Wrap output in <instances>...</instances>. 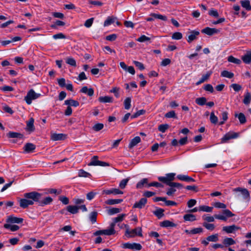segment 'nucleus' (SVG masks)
Segmentation results:
<instances>
[{"instance_id": "51", "label": "nucleus", "mask_w": 251, "mask_h": 251, "mask_svg": "<svg viewBox=\"0 0 251 251\" xmlns=\"http://www.w3.org/2000/svg\"><path fill=\"white\" fill-rule=\"evenodd\" d=\"M169 127V126L168 124H161L158 126V129L159 131L164 133Z\"/></svg>"}, {"instance_id": "50", "label": "nucleus", "mask_w": 251, "mask_h": 251, "mask_svg": "<svg viewBox=\"0 0 251 251\" xmlns=\"http://www.w3.org/2000/svg\"><path fill=\"white\" fill-rule=\"evenodd\" d=\"M104 127V125L102 123H97L94 125L92 127L93 130L95 131H99L101 130Z\"/></svg>"}, {"instance_id": "57", "label": "nucleus", "mask_w": 251, "mask_h": 251, "mask_svg": "<svg viewBox=\"0 0 251 251\" xmlns=\"http://www.w3.org/2000/svg\"><path fill=\"white\" fill-rule=\"evenodd\" d=\"M165 117L167 118H176V113L175 111H171L166 113L165 115Z\"/></svg>"}, {"instance_id": "15", "label": "nucleus", "mask_w": 251, "mask_h": 251, "mask_svg": "<svg viewBox=\"0 0 251 251\" xmlns=\"http://www.w3.org/2000/svg\"><path fill=\"white\" fill-rule=\"evenodd\" d=\"M176 177L179 180L187 182H195L196 181L193 178L187 175L180 174L178 175Z\"/></svg>"}, {"instance_id": "7", "label": "nucleus", "mask_w": 251, "mask_h": 251, "mask_svg": "<svg viewBox=\"0 0 251 251\" xmlns=\"http://www.w3.org/2000/svg\"><path fill=\"white\" fill-rule=\"evenodd\" d=\"M233 191L234 192H239L242 195L244 200L249 201L250 200V194L249 191L246 188L241 187H237L234 188Z\"/></svg>"}, {"instance_id": "46", "label": "nucleus", "mask_w": 251, "mask_h": 251, "mask_svg": "<svg viewBox=\"0 0 251 251\" xmlns=\"http://www.w3.org/2000/svg\"><path fill=\"white\" fill-rule=\"evenodd\" d=\"M78 176L84 177H90L91 175L90 173L85 171L83 169H80L78 171Z\"/></svg>"}, {"instance_id": "53", "label": "nucleus", "mask_w": 251, "mask_h": 251, "mask_svg": "<svg viewBox=\"0 0 251 251\" xmlns=\"http://www.w3.org/2000/svg\"><path fill=\"white\" fill-rule=\"evenodd\" d=\"M203 226L205 227L207 229L212 231L215 228V226L213 224H209L206 222H204L202 224Z\"/></svg>"}, {"instance_id": "59", "label": "nucleus", "mask_w": 251, "mask_h": 251, "mask_svg": "<svg viewBox=\"0 0 251 251\" xmlns=\"http://www.w3.org/2000/svg\"><path fill=\"white\" fill-rule=\"evenodd\" d=\"M203 229L201 227L194 228L191 229V234H200L202 233Z\"/></svg>"}, {"instance_id": "42", "label": "nucleus", "mask_w": 251, "mask_h": 251, "mask_svg": "<svg viewBox=\"0 0 251 251\" xmlns=\"http://www.w3.org/2000/svg\"><path fill=\"white\" fill-rule=\"evenodd\" d=\"M97 215L98 212L97 211H93L90 214L89 219L92 224L97 222Z\"/></svg>"}, {"instance_id": "56", "label": "nucleus", "mask_w": 251, "mask_h": 251, "mask_svg": "<svg viewBox=\"0 0 251 251\" xmlns=\"http://www.w3.org/2000/svg\"><path fill=\"white\" fill-rule=\"evenodd\" d=\"M151 38L150 37H148L146 36L145 35H141L140 37L137 38L136 40L139 42H145L146 41H150Z\"/></svg>"}, {"instance_id": "35", "label": "nucleus", "mask_w": 251, "mask_h": 251, "mask_svg": "<svg viewBox=\"0 0 251 251\" xmlns=\"http://www.w3.org/2000/svg\"><path fill=\"white\" fill-rule=\"evenodd\" d=\"M116 18L113 17L109 16L104 21L103 26L104 27L108 26L115 22Z\"/></svg>"}, {"instance_id": "20", "label": "nucleus", "mask_w": 251, "mask_h": 251, "mask_svg": "<svg viewBox=\"0 0 251 251\" xmlns=\"http://www.w3.org/2000/svg\"><path fill=\"white\" fill-rule=\"evenodd\" d=\"M235 243V240L230 237H225L223 240V245H224V247L234 245Z\"/></svg>"}, {"instance_id": "52", "label": "nucleus", "mask_w": 251, "mask_h": 251, "mask_svg": "<svg viewBox=\"0 0 251 251\" xmlns=\"http://www.w3.org/2000/svg\"><path fill=\"white\" fill-rule=\"evenodd\" d=\"M66 62L67 64L71 66L76 67V63L75 59L72 57H68L66 59Z\"/></svg>"}, {"instance_id": "34", "label": "nucleus", "mask_w": 251, "mask_h": 251, "mask_svg": "<svg viewBox=\"0 0 251 251\" xmlns=\"http://www.w3.org/2000/svg\"><path fill=\"white\" fill-rule=\"evenodd\" d=\"M123 199H109L105 201V203L108 205H114L121 203Z\"/></svg>"}, {"instance_id": "43", "label": "nucleus", "mask_w": 251, "mask_h": 251, "mask_svg": "<svg viewBox=\"0 0 251 251\" xmlns=\"http://www.w3.org/2000/svg\"><path fill=\"white\" fill-rule=\"evenodd\" d=\"M212 207H210L207 205H201L199 208V211L206 212H212Z\"/></svg>"}, {"instance_id": "22", "label": "nucleus", "mask_w": 251, "mask_h": 251, "mask_svg": "<svg viewBox=\"0 0 251 251\" xmlns=\"http://www.w3.org/2000/svg\"><path fill=\"white\" fill-rule=\"evenodd\" d=\"M7 137L9 138L23 139L24 135L20 133L10 131L7 133Z\"/></svg>"}, {"instance_id": "44", "label": "nucleus", "mask_w": 251, "mask_h": 251, "mask_svg": "<svg viewBox=\"0 0 251 251\" xmlns=\"http://www.w3.org/2000/svg\"><path fill=\"white\" fill-rule=\"evenodd\" d=\"M206 102V99L205 97L198 98L196 100V103L201 106L205 105Z\"/></svg>"}, {"instance_id": "36", "label": "nucleus", "mask_w": 251, "mask_h": 251, "mask_svg": "<svg viewBox=\"0 0 251 251\" xmlns=\"http://www.w3.org/2000/svg\"><path fill=\"white\" fill-rule=\"evenodd\" d=\"M150 16L153 17L155 19H160L164 21H166L167 20V17L166 16L162 15L159 14L151 13L150 14Z\"/></svg>"}, {"instance_id": "54", "label": "nucleus", "mask_w": 251, "mask_h": 251, "mask_svg": "<svg viewBox=\"0 0 251 251\" xmlns=\"http://www.w3.org/2000/svg\"><path fill=\"white\" fill-rule=\"evenodd\" d=\"M222 119L223 120V121H221L219 123L220 125H223L225 121H226L228 119V112L226 111H224L222 113Z\"/></svg>"}, {"instance_id": "3", "label": "nucleus", "mask_w": 251, "mask_h": 251, "mask_svg": "<svg viewBox=\"0 0 251 251\" xmlns=\"http://www.w3.org/2000/svg\"><path fill=\"white\" fill-rule=\"evenodd\" d=\"M41 95L39 93H36L33 89L29 90L24 100L28 105H30L32 103V100H36L39 98Z\"/></svg>"}, {"instance_id": "6", "label": "nucleus", "mask_w": 251, "mask_h": 251, "mask_svg": "<svg viewBox=\"0 0 251 251\" xmlns=\"http://www.w3.org/2000/svg\"><path fill=\"white\" fill-rule=\"evenodd\" d=\"M98 156H93L91 158L90 162L88 163V166H100L103 167L109 166L108 163L98 160Z\"/></svg>"}, {"instance_id": "29", "label": "nucleus", "mask_w": 251, "mask_h": 251, "mask_svg": "<svg viewBox=\"0 0 251 251\" xmlns=\"http://www.w3.org/2000/svg\"><path fill=\"white\" fill-rule=\"evenodd\" d=\"M34 120L31 118L26 123V129L27 130L33 131L34 130Z\"/></svg>"}, {"instance_id": "11", "label": "nucleus", "mask_w": 251, "mask_h": 251, "mask_svg": "<svg viewBox=\"0 0 251 251\" xmlns=\"http://www.w3.org/2000/svg\"><path fill=\"white\" fill-rule=\"evenodd\" d=\"M238 134L236 132H233L232 133H227L226 134L224 137L221 139V142L222 143H226L228 140L231 139H234L238 137Z\"/></svg>"}, {"instance_id": "23", "label": "nucleus", "mask_w": 251, "mask_h": 251, "mask_svg": "<svg viewBox=\"0 0 251 251\" xmlns=\"http://www.w3.org/2000/svg\"><path fill=\"white\" fill-rule=\"evenodd\" d=\"M141 142V138L139 136H136L133 138L128 145V148L132 149Z\"/></svg>"}, {"instance_id": "5", "label": "nucleus", "mask_w": 251, "mask_h": 251, "mask_svg": "<svg viewBox=\"0 0 251 251\" xmlns=\"http://www.w3.org/2000/svg\"><path fill=\"white\" fill-rule=\"evenodd\" d=\"M223 215L215 214L214 215V217L217 219L226 221L227 218L232 217L234 216V214L228 209L223 210Z\"/></svg>"}, {"instance_id": "32", "label": "nucleus", "mask_w": 251, "mask_h": 251, "mask_svg": "<svg viewBox=\"0 0 251 251\" xmlns=\"http://www.w3.org/2000/svg\"><path fill=\"white\" fill-rule=\"evenodd\" d=\"M99 101L102 103H111L113 102V98L109 96L100 97Z\"/></svg>"}, {"instance_id": "10", "label": "nucleus", "mask_w": 251, "mask_h": 251, "mask_svg": "<svg viewBox=\"0 0 251 251\" xmlns=\"http://www.w3.org/2000/svg\"><path fill=\"white\" fill-rule=\"evenodd\" d=\"M220 31V30L218 29L210 28L209 27H206L201 30V32L202 33L206 34L209 36H212L214 34L218 33Z\"/></svg>"}, {"instance_id": "48", "label": "nucleus", "mask_w": 251, "mask_h": 251, "mask_svg": "<svg viewBox=\"0 0 251 251\" xmlns=\"http://www.w3.org/2000/svg\"><path fill=\"white\" fill-rule=\"evenodd\" d=\"M211 75V73H207L206 74L202 75V77L197 82H196V85H199L201 84V83L204 82L206 80H207Z\"/></svg>"}, {"instance_id": "1", "label": "nucleus", "mask_w": 251, "mask_h": 251, "mask_svg": "<svg viewBox=\"0 0 251 251\" xmlns=\"http://www.w3.org/2000/svg\"><path fill=\"white\" fill-rule=\"evenodd\" d=\"M24 197L19 201L20 206L23 209L27 208L34 203L43 207L50 204L53 201L50 197H44L42 193L36 191L25 193L24 194Z\"/></svg>"}, {"instance_id": "64", "label": "nucleus", "mask_w": 251, "mask_h": 251, "mask_svg": "<svg viewBox=\"0 0 251 251\" xmlns=\"http://www.w3.org/2000/svg\"><path fill=\"white\" fill-rule=\"evenodd\" d=\"M214 206L215 207L217 208L225 209L226 207V205L220 202H216L214 203Z\"/></svg>"}, {"instance_id": "37", "label": "nucleus", "mask_w": 251, "mask_h": 251, "mask_svg": "<svg viewBox=\"0 0 251 251\" xmlns=\"http://www.w3.org/2000/svg\"><path fill=\"white\" fill-rule=\"evenodd\" d=\"M183 219L185 221H195L196 220V216L192 214H187L184 215Z\"/></svg>"}, {"instance_id": "13", "label": "nucleus", "mask_w": 251, "mask_h": 251, "mask_svg": "<svg viewBox=\"0 0 251 251\" xmlns=\"http://www.w3.org/2000/svg\"><path fill=\"white\" fill-rule=\"evenodd\" d=\"M103 194L106 195L113 194L114 195L123 194V192L117 188H112L108 190H104L102 192Z\"/></svg>"}, {"instance_id": "8", "label": "nucleus", "mask_w": 251, "mask_h": 251, "mask_svg": "<svg viewBox=\"0 0 251 251\" xmlns=\"http://www.w3.org/2000/svg\"><path fill=\"white\" fill-rule=\"evenodd\" d=\"M123 248L125 249H128L133 250H137L139 251L142 249V246L139 243H126L123 244Z\"/></svg>"}, {"instance_id": "17", "label": "nucleus", "mask_w": 251, "mask_h": 251, "mask_svg": "<svg viewBox=\"0 0 251 251\" xmlns=\"http://www.w3.org/2000/svg\"><path fill=\"white\" fill-rule=\"evenodd\" d=\"M147 202V200L146 198H141L139 201L135 202L133 206V208H137L139 209L142 208Z\"/></svg>"}, {"instance_id": "27", "label": "nucleus", "mask_w": 251, "mask_h": 251, "mask_svg": "<svg viewBox=\"0 0 251 251\" xmlns=\"http://www.w3.org/2000/svg\"><path fill=\"white\" fill-rule=\"evenodd\" d=\"M243 61L246 64H250L251 62V51L247 52L246 54L242 57Z\"/></svg>"}, {"instance_id": "25", "label": "nucleus", "mask_w": 251, "mask_h": 251, "mask_svg": "<svg viewBox=\"0 0 251 251\" xmlns=\"http://www.w3.org/2000/svg\"><path fill=\"white\" fill-rule=\"evenodd\" d=\"M66 209L70 213L75 214L78 212L79 207L76 205H68Z\"/></svg>"}, {"instance_id": "38", "label": "nucleus", "mask_w": 251, "mask_h": 251, "mask_svg": "<svg viewBox=\"0 0 251 251\" xmlns=\"http://www.w3.org/2000/svg\"><path fill=\"white\" fill-rule=\"evenodd\" d=\"M227 61L229 62L233 63L237 65H239L241 63V61L239 59L235 58L232 55L229 56L228 57Z\"/></svg>"}, {"instance_id": "12", "label": "nucleus", "mask_w": 251, "mask_h": 251, "mask_svg": "<svg viewBox=\"0 0 251 251\" xmlns=\"http://www.w3.org/2000/svg\"><path fill=\"white\" fill-rule=\"evenodd\" d=\"M149 183L148 178H144L138 182L136 184V188L137 189H142L144 187L149 188L148 185Z\"/></svg>"}, {"instance_id": "63", "label": "nucleus", "mask_w": 251, "mask_h": 251, "mask_svg": "<svg viewBox=\"0 0 251 251\" xmlns=\"http://www.w3.org/2000/svg\"><path fill=\"white\" fill-rule=\"evenodd\" d=\"M94 19V18H91L87 20L84 23V26L87 28L90 27L93 24Z\"/></svg>"}, {"instance_id": "19", "label": "nucleus", "mask_w": 251, "mask_h": 251, "mask_svg": "<svg viewBox=\"0 0 251 251\" xmlns=\"http://www.w3.org/2000/svg\"><path fill=\"white\" fill-rule=\"evenodd\" d=\"M238 229H239V227L234 225L229 226H225L223 227V230L227 233H233Z\"/></svg>"}, {"instance_id": "62", "label": "nucleus", "mask_w": 251, "mask_h": 251, "mask_svg": "<svg viewBox=\"0 0 251 251\" xmlns=\"http://www.w3.org/2000/svg\"><path fill=\"white\" fill-rule=\"evenodd\" d=\"M65 25V23L61 21L57 20L54 25H52L51 27L52 28H56V26H63Z\"/></svg>"}, {"instance_id": "41", "label": "nucleus", "mask_w": 251, "mask_h": 251, "mask_svg": "<svg viewBox=\"0 0 251 251\" xmlns=\"http://www.w3.org/2000/svg\"><path fill=\"white\" fill-rule=\"evenodd\" d=\"M121 208L112 207L107 210V213L109 215H112L115 214L120 213L121 211Z\"/></svg>"}, {"instance_id": "26", "label": "nucleus", "mask_w": 251, "mask_h": 251, "mask_svg": "<svg viewBox=\"0 0 251 251\" xmlns=\"http://www.w3.org/2000/svg\"><path fill=\"white\" fill-rule=\"evenodd\" d=\"M251 101V93L248 91H246L244 95V98L243 100V103L246 105H249Z\"/></svg>"}, {"instance_id": "31", "label": "nucleus", "mask_w": 251, "mask_h": 251, "mask_svg": "<svg viewBox=\"0 0 251 251\" xmlns=\"http://www.w3.org/2000/svg\"><path fill=\"white\" fill-rule=\"evenodd\" d=\"M6 229H10L11 231H16L19 229V226L16 225H10L9 223L5 224L3 226Z\"/></svg>"}, {"instance_id": "14", "label": "nucleus", "mask_w": 251, "mask_h": 251, "mask_svg": "<svg viewBox=\"0 0 251 251\" xmlns=\"http://www.w3.org/2000/svg\"><path fill=\"white\" fill-rule=\"evenodd\" d=\"M200 34V32L198 30H192L190 32V34L188 36L187 41L188 43H191L197 39V36Z\"/></svg>"}, {"instance_id": "45", "label": "nucleus", "mask_w": 251, "mask_h": 251, "mask_svg": "<svg viewBox=\"0 0 251 251\" xmlns=\"http://www.w3.org/2000/svg\"><path fill=\"white\" fill-rule=\"evenodd\" d=\"M131 99L130 98H126L124 102V107L126 109L128 110L131 107Z\"/></svg>"}, {"instance_id": "28", "label": "nucleus", "mask_w": 251, "mask_h": 251, "mask_svg": "<svg viewBox=\"0 0 251 251\" xmlns=\"http://www.w3.org/2000/svg\"><path fill=\"white\" fill-rule=\"evenodd\" d=\"M234 116L238 119L241 124H244L247 121L245 115L242 113H235Z\"/></svg>"}, {"instance_id": "21", "label": "nucleus", "mask_w": 251, "mask_h": 251, "mask_svg": "<svg viewBox=\"0 0 251 251\" xmlns=\"http://www.w3.org/2000/svg\"><path fill=\"white\" fill-rule=\"evenodd\" d=\"M36 148V146L32 143H28L24 147L25 152L29 153L32 152Z\"/></svg>"}, {"instance_id": "39", "label": "nucleus", "mask_w": 251, "mask_h": 251, "mask_svg": "<svg viewBox=\"0 0 251 251\" xmlns=\"http://www.w3.org/2000/svg\"><path fill=\"white\" fill-rule=\"evenodd\" d=\"M221 75L228 78H231L234 76V74L232 72L225 70L222 72Z\"/></svg>"}, {"instance_id": "47", "label": "nucleus", "mask_w": 251, "mask_h": 251, "mask_svg": "<svg viewBox=\"0 0 251 251\" xmlns=\"http://www.w3.org/2000/svg\"><path fill=\"white\" fill-rule=\"evenodd\" d=\"M164 210L162 208H158L153 213L158 218L160 219L164 216Z\"/></svg>"}, {"instance_id": "33", "label": "nucleus", "mask_w": 251, "mask_h": 251, "mask_svg": "<svg viewBox=\"0 0 251 251\" xmlns=\"http://www.w3.org/2000/svg\"><path fill=\"white\" fill-rule=\"evenodd\" d=\"M240 3L241 6L247 10H251V5H250V2L249 0H241Z\"/></svg>"}, {"instance_id": "30", "label": "nucleus", "mask_w": 251, "mask_h": 251, "mask_svg": "<svg viewBox=\"0 0 251 251\" xmlns=\"http://www.w3.org/2000/svg\"><path fill=\"white\" fill-rule=\"evenodd\" d=\"M64 104L70 106H72L74 107H77L79 104L78 101L72 99L66 100L64 102Z\"/></svg>"}, {"instance_id": "60", "label": "nucleus", "mask_w": 251, "mask_h": 251, "mask_svg": "<svg viewBox=\"0 0 251 251\" xmlns=\"http://www.w3.org/2000/svg\"><path fill=\"white\" fill-rule=\"evenodd\" d=\"M125 216L126 214H120L118 215V217L114 218L113 220L115 222V223H117L122 221L124 220Z\"/></svg>"}, {"instance_id": "24", "label": "nucleus", "mask_w": 251, "mask_h": 251, "mask_svg": "<svg viewBox=\"0 0 251 251\" xmlns=\"http://www.w3.org/2000/svg\"><path fill=\"white\" fill-rule=\"evenodd\" d=\"M160 226L163 227H176V224L169 220H165L160 223Z\"/></svg>"}, {"instance_id": "2", "label": "nucleus", "mask_w": 251, "mask_h": 251, "mask_svg": "<svg viewBox=\"0 0 251 251\" xmlns=\"http://www.w3.org/2000/svg\"><path fill=\"white\" fill-rule=\"evenodd\" d=\"M175 173H171L167 174L165 176H159L158 177L159 181L170 187L166 193L168 196H172L176 191V188L180 189L183 187V185L181 183L172 182L175 179Z\"/></svg>"}, {"instance_id": "40", "label": "nucleus", "mask_w": 251, "mask_h": 251, "mask_svg": "<svg viewBox=\"0 0 251 251\" xmlns=\"http://www.w3.org/2000/svg\"><path fill=\"white\" fill-rule=\"evenodd\" d=\"M218 234H213L206 237V240L209 242H216L219 240Z\"/></svg>"}, {"instance_id": "9", "label": "nucleus", "mask_w": 251, "mask_h": 251, "mask_svg": "<svg viewBox=\"0 0 251 251\" xmlns=\"http://www.w3.org/2000/svg\"><path fill=\"white\" fill-rule=\"evenodd\" d=\"M24 219L22 218H18L14 215H10L8 216L6 222L9 224H21L23 222Z\"/></svg>"}, {"instance_id": "16", "label": "nucleus", "mask_w": 251, "mask_h": 251, "mask_svg": "<svg viewBox=\"0 0 251 251\" xmlns=\"http://www.w3.org/2000/svg\"><path fill=\"white\" fill-rule=\"evenodd\" d=\"M113 230H108L103 229V230H97L93 233L94 236H99L100 235H112Z\"/></svg>"}, {"instance_id": "49", "label": "nucleus", "mask_w": 251, "mask_h": 251, "mask_svg": "<svg viewBox=\"0 0 251 251\" xmlns=\"http://www.w3.org/2000/svg\"><path fill=\"white\" fill-rule=\"evenodd\" d=\"M210 121L212 124H217L218 123V117L215 115L214 113L212 112L210 115Z\"/></svg>"}, {"instance_id": "58", "label": "nucleus", "mask_w": 251, "mask_h": 251, "mask_svg": "<svg viewBox=\"0 0 251 251\" xmlns=\"http://www.w3.org/2000/svg\"><path fill=\"white\" fill-rule=\"evenodd\" d=\"M182 38V34L179 32H176L172 36V38L174 40H180Z\"/></svg>"}, {"instance_id": "18", "label": "nucleus", "mask_w": 251, "mask_h": 251, "mask_svg": "<svg viewBox=\"0 0 251 251\" xmlns=\"http://www.w3.org/2000/svg\"><path fill=\"white\" fill-rule=\"evenodd\" d=\"M67 137V135L63 133H53L51 138L53 141L63 140Z\"/></svg>"}, {"instance_id": "61", "label": "nucleus", "mask_w": 251, "mask_h": 251, "mask_svg": "<svg viewBox=\"0 0 251 251\" xmlns=\"http://www.w3.org/2000/svg\"><path fill=\"white\" fill-rule=\"evenodd\" d=\"M133 63L135 65V66L137 67L140 70L142 71L144 70L145 67L142 63L137 61H134Z\"/></svg>"}, {"instance_id": "4", "label": "nucleus", "mask_w": 251, "mask_h": 251, "mask_svg": "<svg viewBox=\"0 0 251 251\" xmlns=\"http://www.w3.org/2000/svg\"><path fill=\"white\" fill-rule=\"evenodd\" d=\"M125 235L128 238H132L136 235L142 237L143 236L142 228L141 227H138L131 230H130L129 229H126Z\"/></svg>"}, {"instance_id": "55", "label": "nucleus", "mask_w": 251, "mask_h": 251, "mask_svg": "<svg viewBox=\"0 0 251 251\" xmlns=\"http://www.w3.org/2000/svg\"><path fill=\"white\" fill-rule=\"evenodd\" d=\"M129 179L130 178L128 177L126 179L122 180L119 184V187L121 189H124L126 187V185H127V183L129 180Z\"/></svg>"}]
</instances>
